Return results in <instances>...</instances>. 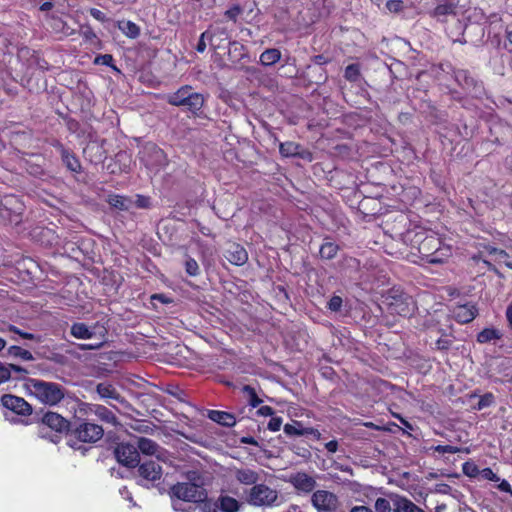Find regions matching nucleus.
<instances>
[{"mask_svg":"<svg viewBox=\"0 0 512 512\" xmlns=\"http://www.w3.org/2000/svg\"><path fill=\"white\" fill-rule=\"evenodd\" d=\"M24 388L27 393L45 405H57L65 396V388L54 382L41 379L26 380Z\"/></svg>","mask_w":512,"mask_h":512,"instance_id":"1","label":"nucleus"},{"mask_svg":"<svg viewBox=\"0 0 512 512\" xmlns=\"http://www.w3.org/2000/svg\"><path fill=\"white\" fill-rule=\"evenodd\" d=\"M170 496L184 502H201L203 504L207 501L206 490L197 482L173 485L170 489Z\"/></svg>","mask_w":512,"mask_h":512,"instance_id":"2","label":"nucleus"},{"mask_svg":"<svg viewBox=\"0 0 512 512\" xmlns=\"http://www.w3.org/2000/svg\"><path fill=\"white\" fill-rule=\"evenodd\" d=\"M69 422L60 414L55 412H47L42 418L41 434L43 437H50V440L57 443L59 435L68 431Z\"/></svg>","mask_w":512,"mask_h":512,"instance_id":"3","label":"nucleus"},{"mask_svg":"<svg viewBox=\"0 0 512 512\" xmlns=\"http://www.w3.org/2000/svg\"><path fill=\"white\" fill-rule=\"evenodd\" d=\"M386 302L388 309L392 314L404 317L411 315L415 308L412 297L396 289H392L388 293Z\"/></svg>","mask_w":512,"mask_h":512,"instance_id":"4","label":"nucleus"},{"mask_svg":"<svg viewBox=\"0 0 512 512\" xmlns=\"http://www.w3.org/2000/svg\"><path fill=\"white\" fill-rule=\"evenodd\" d=\"M278 500V492L265 484L254 485L247 496V502L256 507H271Z\"/></svg>","mask_w":512,"mask_h":512,"instance_id":"5","label":"nucleus"},{"mask_svg":"<svg viewBox=\"0 0 512 512\" xmlns=\"http://www.w3.org/2000/svg\"><path fill=\"white\" fill-rule=\"evenodd\" d=\"M141 162L150 170L158 172L164 168L168 159L165 152L154 143L146 144L140 151Z\"/></svg>","mask_w":512,"mask_h":512,"instance_id":"6","label":"nucleus"},{"mask_svg":"<svg viewBox=\"0 0 512 512\" xmlns=\"http://www.w3.org/2000/svg\"><path fill=\"white\" fill-rule=\"evenodd\" d=\"M311 503L317 512H345L338 497L327 490H317L311 496Z\"/></svg>","mask_w":512,"mask_h":512,"instance_id":"7","label":"nucleus"},{"mask_svg":"<svg viewBox=\"0 0 512 512\" xmlns=\"http://www.w3.org/2000/svg\"><path fill=\"white\" fill-rule=\"evenodd\" d=\"M138 483L142 486L149 487L159 482L163 471L160 464L155 460H148L138 464Z\"/></svg>","mask_w":512,"mask_h":512,"instance_id":"8","label":"nucleus"},{"mask_svg":"<svg viewBox=\"0 0 512 512\" xmlns=\"http://www.w3.org/2000/svg\"><path fill=\"white\" fill-rule=\"evenodd\" d=\"M104 430L102 426L89 422H80L73 430L71 435L84 443H95L103 437Z\"/></svg>","mask_w":512,"mask_h":512,"instance_id":"9","label":"nucleus"},{"mask_svg":"<svg viewBox=\"0 0 512 512\" xmlns=\"http://www.w3.org/2000/svg\"><path fill=\"white\" fill-rule=\"evenodd\" d=\"M114 454L117 461L126 467L133 468L140 463L139 452L135 445L120 443L115 448Z\"/></svg>","mask_w":512,"mask_h":512,"instance_id":"10","label":"nucleus"},{"mask_svg":"<svg viewBox=\"0 0 512 512\" xmlns=\"http://www.w3.org/2000/svg\"><path fill=\"white\" fill-rule=\"evenodd\" d=\"M240 503L233 497L220 496L216 501L208 500L201 504V512H237Z\"/></svg>","mask_w":512,"mask_h":512,"instance_id":"11","label":"nucleus"},{"mask_svg":"<svg viewBox=\"0 0 512 512\" xmlns=\"http://www.w3.org/2000/svg\"><path fill=\"white\" fill-rule=\"evenodd\" d=\"M70 334L77 339H92L95 336L104 338L107 334L105 327L95 324L88 326L83 322H75L70 328Z\"/></svg>","mask_w":512,"mask_h":512,"instance_id":"12","label":"nucleus"},{"mask_svg":"<svg viewBox=\"0 0 512 512\" xmlns=\"http://www.w3.org/2000/svg\"><path fill=\"white\" fill-rule=\"evenodd\" d=\"M1 404L16 415L29 416L32 414V406L22 397L4 394L1 397Z\"/></svg>","mask_w":512,"mask_h":512,"instance_id":"13","label":"nucleus"},{"mask_svg":"<svg viewBox=\"0 0 512 512\" xmlns=\"http://www.w3.org/2000/svg\"><path fill=\"white\" fill-rule=\"evenodd\" d=\"M455 81L469 94L480 96L482 85L475 80L467 70L458 69L454 71Z\"/></svg>","mask_w":512,"mask_h":512,"instance_id":"14","label":"nucleus"},{"mask_svg":"<svg viewBox=\"0 0 512 512\" xmlns=\"http://www.w3.org/2000/svg\"><path fill=\"white\" fill-rule=\"evenodd\" d=\"M478 309L474 303L458 304L452 309L454 320L460 324H467L475 319Z\"/></svg>","mask_w":512,"mask_h":512,"instance_id":"15","label":"nucleus"},{"mask_svg":"<svg viewBox=\"0 0 512 512\" xmlns=\"http://www.w3.org/2000/svg\"><path fill=\"white\" fill-rule=\"evenodd\" d=\"M83 408L87 416L95 415L99 420L109 423L111 425H117L118 420L115 414L107 407L99 404H85Z\"/></svg>","mask_w":512,"mask_h":512,"instance_id":"16","label":"nucleus"},{"mask_svg":"<svg viewBox=\"0 0 512 512\" xmlns=\"http://www.w3.org/2000/svg\"><path fill=\"white\" fill-rule=\"evenodd\" d=\"M53 146L60 152L64 165L72 172L79 173L81 171V164L73 152L65 148L63 144L56 141Z\"/></svg>","mask_w":512,"mask_h":512,"instance_id":"17","label":"nucleus"},{"mask_svg":"<svg viewBox=\"0 0 512 512\" xmlns=\"http://www.w3.org/2000/svg\"><path fill=\"white\" fill-rule=\"evenodd\" d=\"M290 483L297 489L303 492H311L315 486L316 481L313 477L304 472H298L290 477Z\"/></svg>","mask_w":512,"mask_h":512,"instance_id":"18","label":"nucleus"},{"mask_svg":"<svg viewBox=\"0 0 512 512\" xmlns=\"http://www.w3.org/2000/svg\"><path fill=\"white\" fill-rule=\"evenodd\" d=\"M233 476L243 485H257L260 479L259 473L250 468H235L233 470Z\"/></svg>","mask_w":512,"mask_h":512,"instance_id":"19","label":"nucleus"},{"mask_svg":"<svg viewBox=\"0 0 512 512\" xmlns=\"http://www.w3.org/2000/svg\"><path fill=\"white\" fill-rule=\"evenodd\" d=\"M227 260L234 265H244L248 260V254L244 247L233 243L226 251Z\"/></svg>","mask_w":512,"mask_h":512,"instance_id":"20","label":"nucleus"},{"mask_svg":"<svg viewBox=\"0 0 512 512\" xmlns=\"http://www.w3.org/2000/svg\"><path fill=\"white\" fill-rule=\"evenodd\" d=\"M391 500L393 501V512H421L411 500L406 497L391 493Z\"/></svg>","mask_w":512,"mask_h":512,"instance_id":"21","label":"nucleus"},{"mask_svg":"<svg viewBox=\"0 0 512 512\" xmlns=\"http://www.w3.org/2000/svg\"><path fill=\"white\" fill-rule=\"evenodd\" d=\"M430 15L440 22H445L449 16L456 15V6L452 2L438 4Z\"/></svg>","mask_w":512,"mask_h":512,"instance_id":"22","label":"nucleus"},{"mask_svg":"<svg viewBox=\"0 0 512 512\" xmlns=\"http://www.w3.org/2000/svg\"><path fill=\"white\" fill-rule=\"evenodd\" d=\"M203 105V95L197 92H192L190 90L189 94L186 96V101L183 106H185L194 115H199Z\"/></svg>","mask_w":512,"mask_h":512,"instance_id":"23","label":"nucleus"},{"mask_svg":"<svg viewBox=\"0 0 512 512\" xmlns=\"http://www.w3.org/2000/svg\"><path fill=\"white\" fill-rule=\"evenodd\" d=\"M108 204L120 211H128L133 206V200L128 196L111 194L107 198Z\"/></svg>","mask_w":512,"mask_h":512,"instance_id":"24","label":"nucleus"},{"mask_svg":"<svg viewBox=\"0 0 512 512\" xmlns=\"http://www.w3.org/2000/svg\"><path fill=\"white\" fill-rule=\"evenodd\" d=\"M208 417L212 421L226 427H232L236 424L235 417L224 411H218V410H210L208 412Z\"/></svg>","mask_w":512,"mask_h":512,"instance_id":"25","label":"nucleus"},{"mask_svg":"<svg viewBox=\"0 0 512 512\" xmlns=\"http://www.w3.org/2000/svg\"><path fill=\"white\" fill-rule=\"evenodd\" d=\"M136 447L138 449V452L140 451L141 453H143L145 455H157V457L159 456L158 455L159 450H160L159 445L155 441H153L149 438L139 437L137 439Z\"/></svg>","mask_w":512,"mask_h":512,"instance_id":"26","label":"nucleus"},{"mask_svg":"<svg viewBox=\"0 0 512 512\" xmlns=\"http://www.w3.org/2000/svg\"><path fill=\"white\" fill-rule=\"evenodd\" d=\"M1 331L3 333H11L10 339L13 341H18L17 336H19L23 339L32 340V341H36V342L40 341L39 336H37L33 333L21 331L19 328H17L14 325H11V324L6 325L4 328L1 329Z\"/></svg>","mask_w":512,"mask_h":512,"instance_id":"27","label":"nucleus"},{"mask_svg":"<svg viewBox=\"0 0 512 512\" xmlns=\"http://www.w3.org/2000/svg\"><path fill=\"white\" fill-rule=\"evenodd\" d=\"M450 254L449 247H437L434 251H431V253H425V259L428 263L440 264L443 263Z\"/></svg>","mask_w":512,"mask_h":512,"instance_id":"28","label":"nucleus"},{"mask_svg":"<svg viewBox=\"0 0 512 512\" xmlns=\"http://www.w3.org/2000/svg\"><path fill=\"white\" fill-rule=\"evenodd\" d=\"M190 90V86L181 87L176 92L171 93L167 96V102L173 106H183L186 101V96L189 94Z\"/></svg>","mask_w":512,"mask_h":512,"instance_id":"29","label":"nucleus"},{"mask_svg":"<svg viewBox=\"0 0 512 512\" xmlns=\"http://www.w3.org/2000/svg\"><path fill=\"white\" fill-rule=\"evenodd\" d=\"M339 251V246L329 239H325L324 243L320 246V257L325 260L333 259Z\"/></svg>","mask_w":512,"mask_h":512,"instance_id":"30","label":"nucleus"},{"mask_svg":"<svg viewBox=\"0 0 512 512\" xmlns=\"http://www.w3.org/2000/svg\"><path fill=\"white\" fill-rule=\"evenodd\" d=\"M281 59V52L276 48L266 49L260 55V62L264 66H271Z\"/></svg>","mask_w":512,"mask_h":512,"instance_id":"31","label":"nucleus"},{"mask_svg":"<svg viewBox=\"0 0 512 512\" xmlns=\"http://www.w3.org/2000/svg\"><path fill=\"white\" fill-rule=\"evenodd\" d=\"M6 356L10 358H19L24 361L34 360V356L29 350L23 349L17 345L10 346L7 349Z\"/></svg>","mask_w":512,"mask_h":512,"instance_id":"32","label":"nucleus"},{"mask_svg":"<svg viewBox=\"0 0 512 512\" xmlns=\"http://www.w3.org/2000/svg\"><path fill=\"white\" fill-rule=\"evenodd\" d=\"M502 333L495 328H485L477 335V341L481 344L488 343L494 340H499Z\"/></svg>","mask_w":512,"mask_h":512,"instance_id":"33","label":"nucleus"},{"mask_svg":"<svg viewBox=\"0 0 512 512\" xmlns=\"http://www.w3.org/2000/svg\"><path fill=\"white\" fill-rule=\"evenodd\" d=\"M300 148V144L293 141H287L280 143L279 152L283 157H296Z\"/></svg>","mask_w":512,"mask_h":512,"instance_id":"34","label":"nucleus"},{"mask_svg":"<svg viewBox=\"0 0 512 512\" xmlns=\"http://www.w3.org/2000/svg\"><path fill=\"white\" fill-rule=\"evenodd\" d=\"M118 28L123 32V34L132 39L137 38L140 34L138 25L132 21H119Z\"/></svg>","mask_w":512,"mask_h":512,"instance_id":"35","label":"nucleus"},{"mask_svg":"<svg viewBox=\"0 0 512 512\" xmlns=\"http://www.w3.org/2000/svg\"><path fill=\"white\" fill-rule=\"evenodd\" d=\"M96 391L101 398L117 399L119 396L116 389L111 384L107 383H99Z\"/></svg>","mask_w":512,"mask_h":512,"instance_id":"36","label":"nucleus"},{"mask_svg":"<svg viewBox=\"0 0 512 512\" xmlns=\"http://www.w3.org/2000/svg\"><path fill=\"white\" fill-rule=\"evenodd\" d=\"M12 366L11 369V379L13 381H24V384L26 383V380H30L31 378L28 377L29 370L25 367L10 364Z\"/></svg>","mask_w":512,"mask_h":512,"instance_id":"37","label":"nucleus"},{"mask_svg":"<svg viewBox=\"0 0 512 512\" xmlns=\"http://www.w3.org/2000/svg\"><path fill=\"white\" fill-rule=\"evenodd\" d=\"M374 508L376 512H391L393 510V501L391 500V493L387 495V498H377L374 504Z\"/></svg>","mask_w":512,"mask_h":512,"instance_id":"38","label":"nucleus"},{"mask_svg":"<svg viewBox=\"0 0 512 512\" xmlns=\"http://www.w3.org/2000/svg\"><path fill=\"white\" fill-rule=\"evenodd\" d=\"M242 392L246 396L249 405L252 407L255 408L262 403V400L257 396L255 389L250 385L243 386Z\"/></svg>","mask_w":512,"mask_h":512,"instance_id":"39","label":"nucleus"},{"mask_svg":"<svg viewBox=\"0 0 512 512\" xmlns=\"http://www.w3.org/2000/svg\"><path fill=\"white\" fill-rule=\"evenodd\" d=\"M440 247V240L437 237L430 236L426 237L424 241L420 244L419 250L422 255L425 257V253H431L430 250L432 248Z\"/></svg>","mask_w":512,"mask_h":512,"instance_id":"40","label":"nucleus"},{"mask_svg":"<svg viewBox=\"0 0 512 512\" xmlns=\"http://www.w3.org/2000/svg\"><path fill=\"white\" fill-rule=\"evenodd\" d=\"M344 77L350 82H358L360 78V67L358 64H349L345 68Z\"/></svg>","mask_w":512,"mask_h":512,"instance_id":"41","label":"nucleus"},{"mask_svg":"<svg viewBox=\"0 0 512 512\" xmlns=\"http://www.w3.org/2000/svg\"><path fill=\"white\" fill-rule=\"evenodd\" d=\"M284 433L288 436H303L304 427L300 421H294L293 424L284 425Z\"/></svg>","mask_w":512,"mask_h":512,"instance_id":"42","label":"nucleus"},{"mask_svg":"<svg viewBox=\"0 0 512 512\" xmlns=\"http://www.w3.org/2000/svg\"><path fill=\"white\" fill-rule=\"evenodd\" d=\"M495 402V397L492 393L488 392L479 397L478 403L474 406L476 410H483L490 407Z\"/></svg>","mask_w":512,"mask_h":512,"instance_id":"43","label":"nucleus"},{"mask_svg":"<svg viewBox=\"0 0 512 512\" xmlns=\"http://www.w3.org/2000/svg\"><path fill=\"white\" fill-rule=\"evenodd\" d=\"M185 271H186V273L189 276L195 277V276L199 275L200 268H199V265H198L197 261L194 258H192L190 256H188L186 258V260H185Z\"/></svg>","mask_w":512,"mask_h":512,"instance_id":"44","label":"nucleus"},{"mask_svg":"<svg viewBox=\"0 0 512 512\" xmlns=\"http://www.w3.org/2000/svg\"><path fill=\"white\" fill-rule=\"evenodd\" d=\"M211 33V39L219 38L220 41L228 40L229 33L228 29L224 26H217L215 28L209 29Z\"/></svg>","mask_w":512,"mask_h":512,"instance_id":"45","label":"nucleus"},{"mask_svg":"<svg viewBox=\"0 0 512 512\" xmlns=\"http://www.w3.org/2000/svg\"><path fill=\"white\" fill-rule=\"evenodd\" d=\"M462 471L468 477H477L480 475L481 470L474 463L465 462L462 466Z\"/></svg>","mask_w":512,"mask_h":512,"instance_id":"46","label":"nucleus"},{"mask_svg":"<svg viewBox=\"0 0 512 512\" xmlns=\"http://www.w3.org/2000/svg\"><path fill=\"white\" fill-rule=\"evenodd\" d=\"M80 35L86 42L89 43H94V41L97 39L95 32L89 25L81 27Z\"/></svg>","mask_w":512,"mask_h":512,"instance_id":"47","label":"nucleus"},{"mask_svg":"<svg viewBox=\"0 0 512 512\" xmlns=\"http://www.w3.org/2000/svg\"><path fill=\"white\" fill-rule=\"evenodd\" d=\"M12 366L7 363L0 362V383L9 381L11 379Z\"/></svg>","mask_w":512,"mask_h":512,"instance_id":"48","label":"nucleus"},{"mask_svg":"<svg viewBox=\"0 0 512 512\" xmlns=\"http://www.w3.org/2000/svg\"><path fill=\"white\" fill-rule=\"evenodd\" d=\"M206 39L212 41L210 30H206L200 35L199 41L196 46L197 52L203 53L206 50Z\"/></svg>","mask_w":512,"mask_h":512,"instance_id":"49","label":"nucleus"},{"mask_svg":"<svg viewBox=\"0 0 512 512\" xmlns=\"http://www.w3.org/2000/svg\"><path fill=\"white\" fill-rule=\"evenodd\" d=\"M487 251L490 255H495V260L501 261L504 258H508L509 254L502 249H498L496 247L489 246L487 247Z\"/></svg>","mask_w":512,"mask_h":512,"instance_id":"50","label":"nucleus"},{"mask_svg":"<svg viewBox=\"0 0 512 512\" xmlns=\"http://www.w3.org/2000/svg\"><path fill=\"white\" fill-rule=\"evenodd\" d=\"M140 209H147L150 207V198L144 195H136V200L133 201V205Z\"/></svg>","mask_w":512,"mask_h":512,"instance_id":"51","label":"nucleus"},{"mask_svg":"<svg viewBox=\"0 0 512 512\" xmlns=\"http://www.w3.org/2000/svg\"><path fill=\"white\" fill-rule=\"evenodd\" d=\"M343 300L340 296H333L327 304L328 309L338 312L342 307Z\"/></svg>","mask_w":512,"mask_h":512,"instance_id":"52","label":"nucleus"},{"mask_svg":"<svg viewBox=\"0 0 512 512\" xmlns=\"http://www.w3.org/2000/svg\"><path fill=\"white\" fill-rule=\"evenodd\" d=\"M434 450L437 451L440 454H455L460 452V448L452 445H438L434 447Z\"/></svg>","mask_w":512,"mask_h":512,"instance_id":"53","label":"nucleus"},{"mask_svg":"<svg viewBox=\"0 0 512 512\" xmlns=\"http://www.w3.org/2000/svg\"><path fill=\"white\" fill-rule=\"evenodd\" d=\"M482 479L498 482L500 478L492 471L491 468H484L480 471L479 475Z\"/></svg>","mask_w":512,"mask_h":512,"instance_id":"54","label":"nucleus"},{"mask_svg":"<svg viewBox=\"0 0 512 512\" xmlns=\"http://www.w3.org/2000/svg\"><path fill=\"white\" fill-rule=\"evenodd\" d=\"M435 344L438 350L444 351L450 348V346L452 345V340L447 336L440 337Z\"/></svg>","mask_w":512,"mask_h":512,"instance_id":"55","label":"nucleus"},{"mask_svg":"<svg viewBox=\"0 0 512 512\" xmlns=\"http://www.w3.org/2000/svg\"><path fill=\"white\" fill-rule=\"evenodd\" d=\"M386 8L393 13H397L403 9V1L401 0H389L386 3Z\"/></svg>","mask_w":512,"mask_h":512,"instance_id":"56","label":"nucleus"},{"mask_svg":"<svg viewBox=\"0 0 512 512\" xmlns=\"http://www.w3.org/2000/svg\"><path fill=\"white\" fill-rule=\"evenodd\" d=\"M282 422L283 420L281 417H271L267 424V428L272 432H277L280 430Z\"/></svg>","mask_w":512,"mask_h":512,"instance_id":"57","label":"nucleus"},{"mask_svg":"<svg viewBox=\"0 0 512 512\" xmlns=\"http://www.w3.org/2000/svg\"><path fill=\"white\" fill-rule=\"evenodd\" d=\"M100 338V341L98 343H90V344H79V349L81 350H98L100 349L104 343H105V337Z\"/></svg>","mask_w":512,"mask_h":512,"instance_id":"58","label":"nucleus"},{"mask_svg":"<svg viewBox=\"0 0 512 512\" xmlns=\"http://www.w3.org/2000/svg\"><path fill=\"white\" fill-rule=\"evenodd\" d=\"M112 62H113V57L110 54L99 55L95 58L96 64L111 66Z\"/></svg>","mask_w":512,"mask_h":512,"instance_id":"59","label":"nucleus"},{"mask_svg":"<svg viewBox=\"0 0 512 512\" xmlns=\"http://www.w3.org/2000/svg\"><path fill=\"white\" fill-rule=\"evenodd\" d=\"M90 15L96 19L97 21L99 22H106L108 20V18L106 17V14L104 12H102L101 10L99 9H96V8H91L90 9Z\"/></svg>","mask_w":512,"mask_h":512,"instance_id":"60","label":"nucleus"},{"mask_svg":"<svg viewBox=\"0 0 512 512\" xmlns=\"http://www.w3.org/2000/svg\"><path fill=\"white\" fill-rule=\"evenodd\" d=\"M187 479H188L187 483L197 482L201 486H203V479L197 471H189L187 473Z\"/></svg>","mask_w":512,"mask_h":512,"instance_id":"61","label":"nucleus"},{"mask_svg":"<svg viewBox=\"0 0 512 512\" xmlns=\"http://www.w3.org/2000/svg\"><path fill=\"white\" fill-rule=\"evenodd\" d=\"M241 13V9L239 6H233L231 7L230 9H228L226 12H225V15L226 17H228L229 19L233 20V21H236L237 20V17L238 15Z\"/></svg>","mask_w":512,"mask_h":512,"instance_id":"62","label":"nucleus"},{"mask_svg":"<svg viewBox=\"0 0 512 512\" xmlns=\"http://www.w3.org/2000/svg\"><path fill=\"white\" fill-rule=\"evenodd\" d=\"M257 413L261 416H265V417H268V416H273L274 414V409L270 406H261Z\"/></svg>","mask_w":512,"mask_h":512,"instance_id":"63","label":"nucleus"},{"mask_svg":"<svg viewBox=\"0 0 512 512\" xmlns=\"http://www.w3.org/2000/svg\"><path fill=\"white\" fill-rule=\"evenodd\" d=\"M498 489L502 492L510 493L512 495V488L507 480H502L498 485Z\"/></svg>","mask_w":512,"mask_h":512,"instance_id":"64","label":"nucleus"}]
</instances>
